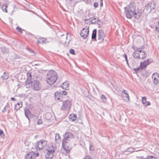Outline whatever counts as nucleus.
Returning a JSON list of instances; mask_svg holds the SVG:
<instances>
[{
    "label": "nucleus",
    "mask_w": 159,
    "mask_h": 159,
    "mask_svg": "<svg viewBox=\"0 0 159 159\" xmlns=\"http://www.w3.org/2000/svg\"><path fill=\"white\" fill-rule=\"evenodd\" d=\"M52 114L51 113L49 112H46L45 114V118L47 120H50L52 118Z\"/></svg>",
    "instance_id": "b1692460"
},
{
    "label": "nucleus",
    "mask_w": 159,
    "mask_h": 159,
    "mask_svg": "<svg viewBox=\"0 0 159 159\" xmlns=\"http://www.w3.org/2000/svg\"><path fill=\"white\" fill-rule=\"evenodd\" d=\"M61 137L60 136L59 134L58 133H56L55 134V141H57V140L60 139L61 140Z\"/></svg>",
    "instance_id": "f704fd0d"
},
{
    "label": "nucleus",
    "mask_w": 159,
    "mask_h": 159,
    "mask_svg": "<svg viewBox=\"0 0 159 159\" xmlns=\"http://www.w3.org/2000/svg\"><path fill=\"white\" fill-rule=\"evenodd\" d=\"M8 6V5L7 3L3 4L2 7V9L3 11L5 12H7V8Z\"/></svg>",
    "instance_id": "cd10ccee"
},
{
    "label": "nucleus",
    "mask_w": 159,
    "mask_h": 159,
    "mask_svg": "<svg viewBox=\"0 0 159 159\" xmlns=\"http://www.w3.org/2000/svg\"><path fill=\"white\" fill-rule=\"evenodd\" d=\"M9 76L7 73L4 72L2 76V80H7Z\"/></svg>",
    "instance_id": "473e14b6"
},
{
    "label": "nucleus",
    "mask_w": 159,
    "mask_h": 159,
    "mask_svg": "<svg viewBox=\"0 0 159 159\" xmlns=\"http://www.w3.org/2000/svg\"><path fill=\"white\" fill-rule=\"evenodd\" d=\"M135 149L131 148H129L128 149V151L131 152H133L134 151H139V150H137L136 151H135Z\"/></svg>",
    "instance_id": "37998d69"
},
{
    "label": "nucleus",
    "mask_w": 159,
    "mask_h": 159,
    "mask_svg": "<svg viewBox=\"0 0 159 159\" xmlns=\"http://www.w3.org/2000/svg\"><path fill=\"white\" fill-rule=\"evenodd\" d=\"M150 63V62H148V60L147 61H145L143 62H141L140 65V69L141 68L142 69H143V68H145Z\"/></svg>",
    "instance_id": "dca6fc26"
},
{
    "label": "nucleus",
    "mask_w": 159,
    "mask_h": 159,
    "mask_svg": "<svg viewBox=\"0 0 159 159\" xmlns=\"http://www.w3.org/2000/svg\"><path fill=\"white\" fill-rule=\"evenodd\" d=\"M146 99L147 98L145 97H142V102L144 106H149L151 105V103L147 101Z\"/></svg>",
    "instance_id": "f3484780"
},
{
    "label": "nucleus",
    "mask_w": 159,
    "mask_h": 159,
    "mask_svg": "<svg viewBox=\"0 0 159 159\" xmlns=\"http://www.w3.org/2000/svg\"><path fill=\"white\" fill-rule=\"evenodd\" d=\"M133 70L134 71V73L138 75V76H139L138 73L139 72V66L136 68H134Z\"/></svg>",
    "instance_id": "72a5a7b5"
},
{
    "label": "nucleus",
    "mask_w": 159,
    "mask_h": 159,
    "mask_svg": "<svg viewBox=\"0 0 159 159\" xmlns=\"http://www.w3.org/2000/svg\"><path fill=\"white\" fill-rule=\"evenodd\" d=\"M29 152L25 156V159H30L32 158V156L30 155Z\"/></svg>",
    "instance_id": "58836bf2"
},
{
    "label": "nucleus",
    "mask_w": 159,
    "mask_h": 159,
    "mask_svg": "<svg viewBox=\"0 0 159 159\" xmlns=\"http://www.w3.org/2000/svg\"><path fill=\"white\" fill-rule=\"evenodd\" d=\"M98 3L97 2H95L94 3V6L96 8L98 7Z\"/></svg>",
    "instance_id": "864d4df0"
},
{
    "label": "nucleus",
    "mask_w": 159,
    "mask_h": 159,
    "mask_svg": "<svg viewBox=\"0 0 159 159\" xmlns=\"http://www.w3.org/2000/svg\"><path fill=\"white\" fill-rule=\"evenodd\" d=\"M56 148L55 145H49L48 146L47 150L50 151H52V152H54L56 150Z\"/></svg>",
    "instance_id": "6ab92c4d"
},
{
    "label": "nucleus",
    "mask_w": 159,
    "mask_h": 159,
    "mask_svg": "<svg viewBox=\"0 0 159 159\" xmlns=\"http://www.w3.org/2000/svg\"><path fill=\"white\" fill-rule=\"evenodd\" d=\"M61 109L62 110H69L71 106V102L69 100L63 101Z\"/></svg>",
    "instance_id": "39448f33"
},
{
    "label": "nucleus",
    "mask_w": 159,
    "mask_h": 159,
    "mask_svg": "<svg viewBox=\"0 0 159 159\" xmlns=\"http://www.w3.org/2000/svg\"><path fill=\"white\" fill-rule=\"evenodd\" d=\"M62 38H64L65 39H67V35H64V34L61 35Z\"/></svg>",
    "instance_id": "5fc2aeb1"
},
{
    "label": "nucleus",
    "mask_w": 159,
    "mask_h": 159,
    "mask_svg": "<svg viewBox=\"0 0 159 159\" xmlns=\"http://www.w3.org/2000/svg\"><path fill=\"white\" fill-rule=\"evenodd\" d=\"M127 64L128 65H129L128 62V60H127V61H126Z\"/></svg>",
    "instance_id": "338daca9"
},
{
    "label": "nucleus",
    "mask_w": 159,
    "mask_h": 159,
    "mask_svg": "<svg viewBox=\"0 0 159 159\" xmlns=\"http://www.w3.org/2000/svg\"><path fill=\"white\" fill-rule=\"evenodd\" d=\"M37 124L40 125L42 123V120L41 119H39L37 121Z\"/></svg>",
    "instance_id": "de8ad7c7"
},
{
    "label": "nucleus",
    "mask_w": 159,
    "mask_h": 159,
    "mask_svg": "<svg viewBox=\"0 0 159 159\" xmlns=\"http://www.w3.org/2000/svg\"><path fill=\"white\" fill-rule=\"evenodd\" d=\"M67 92L65 91H62V94L64 95H66Z\"/></svg>",
    "instance_id": "4d7b16f0"
},
{
    "label": "nucleus",
    "mask_w": 159,
    "mask_h": 159,
    "mask_svg": "<svg viewBox=\"0 0 159 159\" xmlns=\"http://www.w3.org/2000/svg\"><path fill=\"white\" fill-rule=\"evenodd\" d=\"M97 30L95 29L93 30V33L92 35V39L94 40L95 41H97Z\"/></svg>",
    "instance_id": "412c9836"
},
{
    "label": "nucleus",
    "mask_w": 159,
    "mask_h": 159,
    "mask_svg": "<svg viewBox=\"0 0 159 159\" xmlns=\"http://www.w3.org/2000/svg\"><path fill=\"white\" fill-rule=\"evenodd\" d=\"M24 85V84H23L22 83L20 82L17 85L18 88L21 87L23 86Z\"/></svg>",
    "instance_id": "09e8293b"
},
{
    "label": "nucleus",
    "mask_w": 159,
    "mask_h": 159,
    "mask_svg": "<svg viewBox=\"0 0 159 159\" xmlns=\"http://www.w3.org/2000/svg\"><path fill=\"white\" fill-rule=\"evenodd\" d=\"M105 37V34L103 30H99L98 33V39L99 41V43H101L103 41Z\"/></svg>",
    "instance_id": "1a4fd4ad"
},
{
    "label": "nucleus",
    "mask_w": 159,
    "mask_h": 159,
    "mask_svg": "<svg viewBox=\"0 0 159 159\" xmlns=\"http://www.w3.org/2000/svg\"><path fill=\"white\" fill-rule=\"evenodd\" d=\"M69 82L68 81L62 84V87L63 89L65 90L69 89Z\"/></svg>",
    "instance_id": "4be33fe9"
},
{
    "label": "nucleus",
    "mask_w": 159,
    "mask_h": 159,
    "mask_svg": "<svg viewBox=\"0 0 159 159\" xmlns=\"http://www.w3.org/2000/svg\"><path fill=\"white\" fill-rule=\"evenodd\" d=\"M133 56L135 58L139 59V51H135L133 53Z\"/></svg>",
    "instance_id": "a878e982"
},
{
    "label": "nucleus",
    "mask_w": 159,
    "mask_h": 159,
    "mask_svg": "<svg viewBox=\"0 0 159 159\" xmlns=\"http://www.w3.org/2000/svg\"><path fill=\"white\" fill-rule=\"evenodd\" d=\"M30 155L32 156V158H34L36 157V153L34 152H29Z\"/></svg>",
    "instance_id": "c9c22d12"
},
{
    "label": "nucleus",
    "mask_w": 159,
    "mask_h": 159,
    "mask_svg": "<svg viewBox=\"0 0 159 159\" xmlns=\"http://www.w3.org/2000/svg\"><path fill=\"white\" fill-rule=\"evenodd\" d=\"M62 42L65 43L66 42V41L65 40L62 41Z\"/></svg>",
    "instance_id": "774afa93"
},
{
    "label": "nucleus",
    "mask_w": 159,
    "mask_h": 159,
    "mask_svg": "<svg viewBox=\"0 0 159 159\" xmlns=\"http://www.w3.org/2000/svg\"><path fill=\"white\" fill-rule=\"evenodd\" d=\"M89 149L90 150H91L92 151H94V148L93 145H90L89 147Z\"/></svg>",
    "instance_id": "8fccbe9b"
},
{
    "label": "nucleus",
    "mask_w": 159,
    "mask_h": 159,
    "mask_svg": "<svg viewBox=\"0 0 159 159\" xmlns=\"http://www.w3.org/2000/svg\"><path fill=\"white\" fill-rule=\"evenodd\" d=\"M8 106L6 105V106L4 107V109L2 110V112H5L6 111V110L8 109Z\"/></svg>",
    "instance_id": "49530a36"
},
{
    "label": "nucleus",
    "mask_w": 159,
    "mask_h": 159,
    "mask_svg": "<svg viewBox=\"0 0 159 159\" xmlns=\"http://www.w3.org/2000/svg\"><path fill=\"white\" fill-rule=\"evenodd\" d=\"M74 135L71 132L66 131L63 135V139H69L70 140L71 139H74Z\"/></svg>",
    "instance_id": "9b49d317"
},
{
    "label": "nucleus",
    "mask_w": 159,
    "mask_h": 159,
    "mask_svg": "<svg viewBox=\"0 0 159 159\" xmlns=\"http://www.w3.org/2000/svg\"><path fill=\"white\" fill-rule=\"evenodd\" d=\"M83 159H92L90 156H86Z\"/></svg>",
    "instance_id": "603ef678"
},
{
    "label": "nucleus",
    "mask_w": 159,
    "mask_h": 159,
    "mask_svg": "<svg viewBox=\"0 0 159 159\" xmlns=\"http://www.w3.org/2000/svg\"><path fill=\"white\" fill-rule=\"evenodd\" d=\"M60 94V93L59 92H55L54 93V95L55 100H59L60 99L59 96Z\"/></svg>",
    "instance_id": "c85d7f7f"
},
{
    "label": "nucleus",
    "mask_w": 159,
    "mask_h": 159,
    "mask_svg": "<svg viewBox=\"0 0 159 159\" xmlns=\"http://www.w3.org/2000/svg\"><path fill=\"white\" fill-rule=\"evenodd\" d=\"M156 30L159 32V26L156 27Z\"/></svg>",
    "instance_id": "bf43d9fd"
},
{
    "label": "nucleus",
    "mask_w": 159,
    "mask_h": 159,
    "mask_svg": "<svg viewBox=\"0 0 159 159\" xmlns=\"http://www.w3.org/2000/svg\"><path fill=\"white\" fill-rule=\"evenodd\" d=\"M90 19H91L85 20V23L89 24H94L96 23L98 21H100L99 19H98V18L94 17L93 18H92L91 20H89Z\"/></svg>",
    "instance_id": "f8f14e48"
},
{
    "label": "nucleus",
    "mask_w": 159,
    "mask_h": 159,
    "mask_svg": "<svg viewBox=\"0 0 159 159\" xmlns=\"http://www.w3.org/2000/svg\"><path fill=\"white\" fill-rule=\"evenodd\" d=\"M157 78H159V75L157 73H154L152 76V78L153 80H157Z\"/></svg>",
    "instance_id": "c756f323"
},
{
    "label": "nucleus",
    "mask_w": 159,
    "mask_h": 159,
    "mask_svg": "<svg viewBox=\"0 0 159 159\" xmlns=\"http://www.w3.org/2000/svg\"><path fill=\"white\" fill-rule=\"evenodd\" d=\"M134 11L135 10L133 11V9L129 7L125 9V12L126 17L128 18L131 19L132 17Z\"/></svg>",
    "instance_id": "6e6552de"
},
{
    "label": "nucleus",
    "mask_w": 159,
    "mask_h": 159,
    "mask_svg": "<svg viewBox=\"0 0 159 159\" xmlns=\"http://www.w3.org/2000/svg\"><path fill=\"white\" fill-rule=\"evenodd\" d=\"M100 6L101 7H102L103 6V1H100Z\"/></svg>",
    "instance_id": "13d9d810"
},
{
    "label": "nucleus",
    "mask_w": 159,
    "mask_h": 159,
    "mask_svg": "<svg viewBox=\"0 0 159 159\" xmlns=\"http://www.w3.org/2000/svg\"><path fill=\"white\" fill-rule=\"evenodd\" d=\"M47 80H57V76L55 71L51 70L47 75Z\"/></svg>",
    "instance_id": "20e7f679"
},
{
    "label": "nucleus",
    "mask_w": 159,
    "mask_h": 159,
    "mask_svg": "<svg viewBox=\"0 0 159 159\" xmlns=\"http://www.w3.org/2000/svg\"><path fill=\"white\" fill-rule=\"evenodd\" d=\"M77 117L76 114H71L70 115L69 120L70 121H73L76 120Z\"/></svg>",
    "instance_id": "aec40b11"
},
{
    "label": "nucleus",
    "mask_w": 159,
    "mask_h": 159,
    "mask_svg": "<svg viewBox=\"0 0 159 159\" xmlns=\"http://www.w3.org/2000/svg\"><path fill=\"white\" fill-rule=\"evenodd\" d=\"M153 83L155 84H157L159 83L158 80H153Z\"/></svg>",
    "instance_id": "3c124183"
},
{
    "label": "nucleus",
    "mask_w": 159,
    "mask_h": 159,
    "mask_svg": "<svg viewBox=\"0 0 159 159\" xmlns=\"http://www.w3.org/2000/svg\"><path fill=\"white\" fill-rule=\"evenodd\" d=\"M132 48L135 51H139V48L138 47H137L135 45H133L132 46Z\"/></svg>",
    "instance_id": "79ce46f5"
},
{
    "label": "nucleus",
    "mask_w": 159,
    "mask_h": 159,
    "mask_svg": "<svg viewBox=\"0 0 159 159\" xmlns=\"http://www.w3.org/2000/svg\"><path fill=\"white\" fill-rule=\"evenodd\" d=\"M30 52H31V53H34V54H34V51H33V50H30Z\"/></svg>",
    "instance_id": "e2e57ef3"
},
{
    "label": "nucleus",
    "mask_w": 159,
    "mask_h": 159,
    "mask_svg": "<svg viewBox=\"0 0 159 159\" xmlns=\"http://www.w3.org/2000/svg\"><path fill=\"white\" fill-rule=\"evenodd\" d=\"M89 27L85 26L81 30L80 35L84 39H86L88 36L89 33Z\"/></svg>",
    "instance_id": "423d86ee"
},
{
    "label": "nucleus",
    "mask_w": 159,
    "mask_h": 159,
    "mask_svg": "<svg viewBox=\"0 0 159 159\" xmlns=\"http://www.w3.org/2000/svg\"><path fill=\"white\" fill-rule=\"evenodd\" d=\"M145 9L146 10L147 12L148 13H150L151 12H152V9L150 8V7H149L148 4L146 5Z\"/></svg>",
    "instance_id": "7c9ffc66"
},
{
    "label": "nucleus",
    "mask_w": 159,
    "mask_h": 159,
    "mask_svg": "<svg viewBox=\"0 0 159 159\" xmlns=\"http://www.w3.org/2000/svg\"><path fill=\"white\" fill-rule=\"evenodd\" d=\"M17 30L19 33H22V30H24L22 29L19 27H17L16 28Z\"/></svg>",
    "instance_id": "a19ab883"
},
{
    "label": "nucleus",
    "mask_w": 159,
    "mask_h": 159,
    "mask_svg": "<svg viewBox=\"0 0 159 159\" xmlns=\"http://www.w3.org/2000/svg\"><path fill=\"white\" fill-rule=\"evenodd\" d=\"M0 136L2 138H4V134L3 130L0 129Z\"/></svg>",
    "instance_id": "ea45409f"
},
{
    "label": "nucleus",
    "mask_w": 159,
    "mask_h": 159,
    "mask_svg": "<svg viewBox=\"0 0 159 159\" xmlns=\"http://www.w3.org/2000/svg\"><path fill=\"white\" fill-rule=\"evenodd\" d=\"M40 70H36L33 72H28L27 73V79L26 80H32V75L33 76H34V78H33L34 79H40V77H38V76L35 74H37L38 73H39Z\"/></svg>",
    "instance_id": "0eeeda50"
},
{
    "label": "nucleus",
    "mask_w": 159,
    "mask_h": 159,
    "mask_svg": "<svg viewBox=\"0 0 159 159\" xmlns=\"http://www.w3.org/2000/svg\"><path fill=\"white\" fill-rule=\"evenodd\" d=\"M57 80H46L47 83L49 85H52Z\"/></svg>",
    "instance_id": "2f4dec72"
},
{
    "label": "nucleus",
    "mask_w": 159,
    "mask_h": 159,
    "mask_svg": "<svg viewBox=\"0 0 159 159\" xmlns=\"http://www.w3.org/2000/svg\"><path fill=\"white\" fill-rule=\"evenodd\" d=\"M138 13L139 11H138ZM134 16L135 18L137 19H138L139 18V14L138 13L137 14V13L135 11L134 12Z\"/></svg>",
    "instance_id": "4c0bfd02"
},
{
    "label": "nucleus",
    "mask_w": 159,
    "mask_h": 159,
    "mask_svg": "<svg viewBox=\"0 0 159 159\" xmlns=\"http://www.w3.org/2000/svg\"><path fill=\"white\" fill-rule=\"evenodd\" d=\"M45 152L46 159H52L53 157V152H52V151H50L47 150Z\"/></svg>",
    "instance_id": "4468645a"
},
{
    "label": "nucleus",
    "mask_w": 159,
    "mask_h": 159,
    "mask_svg": "<svg viewBox=\"0 0 159 159\" xmlns=\"http://www.w3.org/2000/svg\"><path fill=\"white\" fill-rule=\"evenodd\" d=\"M140 159H145V158L143 157H140Z\"/></svg>",
    "instance_id": "0e129e2a"
},
{
    "label": "nucleus",
    "mask_w": 159,
    "mask_h": 159,
    "mask_svg": "<svg viewBox=\"0 0 159 159\" xmlns=\"http://www.w3.org/2000/svg\"><path fill=\"white\" fill-rule=\"evenodd\" d=\"M144 47H145L144 46V45H143V46H141V48H140V49H143L144 48Z\"/></svg>",
    "instance_id": "680f3d73"
},
{
    "label": "nucleus",
    "mask_w": 159,
    "mask_h": 159,
    "mask_svg": "<svg viewBox=\"0 0 159 159\" xmlns=\"http://www.w3.org/2000/svg\"><path fill=\"white\" fill-rule=\"evenodd\" d=\"M149 7L152 10V12H154L155 11V9L156 8V3L154 1H151L148 4Z\"/></svg>",
    "instance_id": "2eb2a0df"
},
{
    "label": "nucleus",
    "mask_w": 159,
    "mask_h": 159,
    "mask_svg": "<svg viewBox=\"0 0 159 159\" xmlns=\"http://www.w3.org/2000/svg\"><path fill=\"white\" fill-rule=\"evenodd\" d=\"M11 100L12 101H15L16 100V99L14 98H11Z\"/></svg>",
    "instance_id": "052dcab7"
},
{
    "label": "nucleus",
    "mask_w": 159,
    "mask_h": 159,
    "mask_svg": "<svg viewBox=\"0 0 159 159\" xmlns=\"http://www.w3.org/2000/svg\"><path fill=\"white\" fill-rule=\"evenodd\" d=\"M121 95L124 100L126 101H129V97L127 91L126 90H124L122 91Z\"/></svg>",
    "instance_id": "ddd939ff"
},
{
    "label": "nucleus",
    "mask_w": 159,
    "mask_h": 159,
    "mask_svg": "<svg viewBox=\"0 0 159 159\" xmlns=\"http://www.w3.org/2000/svg\"><path fill=\"white\" fill-rule=\"evenodd\" d=\"M124 57H125V61H127V60H128L127 59V55L126 54H124Z\"/></svg>",
    "instance_id": "6e6d98bb"
},
{
    "label": "nucleus",
    "mask_w": 159,
    "mask_h": 159,
    "mask_svg": "<svg viewBox=\"0 0 159 159\" xmlns=\"http://www.w3.org/2000/svg\"><path fill=\"white\" fill-rule=\"evenodd\" d=\"M147 54H145V52L140 50V59H143L145 58Z\"/></svg>",
    "instance_id": "5701e85b"
},
{
    "label": "nucleus",
    "mask_w": 159,
    "mask_h": 159,
    "mask_svg": "<svg viewBox=\"0 0 159 159\" xmlns=\"http://www.w3.org/2000/svg\"><path fill=\"white\" fill-rule=\"evenodd\" d=\"M46 39L44 38H40L37 39V43H38L43 44L45 43Z\"/></svg>",
    "instance_id": "bb28decb"
},
{
    "label": "nucleus",
    "mask_w": 159,
    "mask_h": 159,
    "mask_svg": "<svg viewBox=\"0 0 159 159\" xmlns=\"http://www.w3.org/2000/svg\"><path fill=\"white\" fill-rule=\"evenodd\" d=\"M39 156V153L37 152L36 154V157H38Z\"/></svg>",
    "instance_id": "69168bd1"
},
{
    "label": "nucleus",
    "mask_w": 159,
    "mask_h": 159,
    "mask_svg": "<svg viewBox=\"0 0 159 159\" xmlns=\"http://www.w3.org/2000/svg\"><path fill=\"white\" fill-rule=\"evenodd\" d=\"M25 86L27 88H31L35 91L39 90L41 88V85L37 80H26Z\"/></svg>",
    "instance_id": "f257e3e1"
},
{
    "label": "nucleus",
    "mask_w": 159,
    "mask_h": 159,
    "mask_svg": "<svg viewBox=\"0 0 159 159\" xmlns=\"http://www.w3.org/2000/svg\"><path fill=\"white\" fill-rule=\"evenodd\" d=\"M1 52L3 53H8L9 52V49L3 45L0 47Z\"/></svg>",
    "instance_id": "a211bd4d"
},
{
    "label": "nucleus",
    "mask_w": 159,
    "mask_h": 159,
    "mask_svg": "<svg viewBox=\"0 0 159 159\" xmlns=\"http://www.w3.org/2000/svg\"><path fill=\"white\" fill-rule=\"evenodd\" d=\"M147 159H157L156 158L153 156H148L147 157Z\"/></svg>",
    "instance_id": "c03bdc74"
},
{
    "label": "nucleus",
    "mask_w": 159,
    "mask_h": 159,
    "mask_svg": "<svg viewBox=\"0 0 159 159\" xmlns=\"http://www.w3.org/2000/svg\"><path fill=\"white\" fill-rule=\"evenodd\" d=\"M70 54L72 55H74L75 54V50L73 49H71L70 50Z\"/></svg>",
    "instance_id": "a18cd8bd"
},
{
    "label": "nucleus",
    "mask_w": 159,
    "mask_h": 159,
    "mask_svg": "<svg viewBox=\"0 0 159 159\" xmlns=\"http://www.w3.org/2000/svg\"><path fill=\"white\" fill-rule=\"evenodd\" d=\"M47 143L46 141L42 140L37 141L35 143L36 148L37 150H39L43 149L46 147L47 145Z\"/></svg>",
    "instance_id": "7ed1b4c3"
},
{
    "label": "nucleus",
    "mask_w": 159,
    "mask_h": 159,
    "mask_svg": "<svg viewBox=\"0 0 159 159\" xmlns=\"http://www.w3.org/2000/svg\"><path fill=\"white\" fill-rule=\"evenodd\" d=\"M25 114L26 117L30 121V118L34 117V119H37L38 118V117L37 116H34L31 114L29 110L28 109H24Z\"/></svg>",
    "instance_id": "9d476101"
},
{
    "label": "nucleus",
    "mask_w": 159,
    "mask_h": 159,
    "mask_svg": "<svg viewBox=\"0 0 159 159\" xmlns=\"http://www.w3.org/2000/svg\"><path fill=\"white\" fill-rule=\"evenodd\" d=\"M71 143L70 140L63 139L62 146L67 153H69L71 149Z\"/></svg>",
    "instance_id": "f03ea898"
},
{
    "label": "nucleus",
    "mask_w": 159,
    "mask_h": 159,
    "mask_svg": "<svg viewBox=\"0 0 159 159\" xmlns=\"http://www.w3.org/2000/svg\"><path fill=\"white\" fill-rule=\"evenodd\" d=\"M101 98L104 102L106 103L107 102V98L105 95H102Z\"/></svg>",
    "instance_id": "e433bc0d"
},
{
    "label": "nucleus",
    "mask_w": 159,
    "mask_h": 159,
    "mask_svg": "<svg viewBox=\"0 0 159 159\" xmlns=\"http://www.w3.org/2000/svg\"><path fill=\"white\" fill-rule=\"evenodd\" d=\"M22 102H20L18 103L16 105L15 107V109L16 110V111L19 110L22 106Z\"/></svg>",
    "instance_id": "393cba45"
}]
</instances>
